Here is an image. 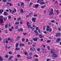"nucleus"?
I'll list each match as a JSON object with an SVG mask.
<instances>
[{"label":"nucleus","mask_w":61,"mask_h":61,"mask_svg":"<svg viewBox=\"0 0 61 61\" xmlns=\"http://www.w3.org/2000/svg\"><path fill=\"white\" fill-rule=\"evenodd\" d=\"M51 54H52V56H53V57L55 58H57V55H56L55 52H53V49H51Z\"/></svg>","instance_id":"f257e3e1"},{"label":"nucleus","mask_w":61,"mask_h":61,"mask_svg":"<svg viewBox=\"0 0 61 61\" xmlns=\"http://www.w3.org/2000/svg\"><path fill=\"white\" fill-rule=\"evenodd\" d=\"M51 10H51L50 13L49 14V15H54V13H53V9H51Z\"/></svg>","instance_id":"f03ea898"},{"label":"nucleus","mask_w":61,"mask_h":61,"mask_svg":"<svg viewBox=\"0 0 61 61\" xmlns=\"http://www.w3.org/2000/svg\"><path fill=\"white\" fill-rule=\"evenodd\" d=\"M28 25L27 27L28 29H29V28H31V29H32V30H34V28H33V27H30V26H31V25Z\"/></svg>","instance_id":"7ed1b4c3"},{"label":"nucleus","mask_w":61,"mask_h":61,"mask_svg":"<svg viewBox=\"0 0 61 61\" xmlns=\"http://www.w3.org/2000/svg\"><path fill=\"white\" fill-rule=\"evenodd\" d=\"M55 36L56 37H59L61 36V34L60 33H56Z\"/></svg>","instance_id":"20e7f679"},{"label":"nucleus","mask_w":61,"mask_h":61,"mask_svg":"<svg viewBox=\"0 0 61 61\" xmlns=\"http://www.w3.org/2000/svg\"><path fill=\"white\" fill-rule=\"evenodd\" d=\"M34 33H35L36 34V36H38V35H39V33H38V31H36V30H34Z\"/></svg>","instance_id":"39448f33"},{"label":"nucleus","mask_w":61,"mask_h":61,"mask_svg":"<svg viewBox=\"0 0 61 61\" xmlns=\"http://www.w3.org/2000/svg\"><path fill=\"white\" fill-rule=\"evenodd\" d=\"M36 18L33 17L32 19V22H36Z\"/></svg>","instance_id":"423d86ee"},{"label":"nucleus","mask_w":61,"mask_h":61,"mask_svg":"<svg viewBox=\"0 0 61 61\" xmlns=\"http://www.w3.org/2000/svg\"><path fill=\"white\" fill-rule=\"evenodd\" d=\"M25 5V4L24 3L21 2V6L22 8H24L25 7H24V6Z\"/></svg>","instance_id":"0eeeda50"},{"label":"nucleus","mask_w":61,"mask_h":61,"mask_svg":"<svg viewBox=\"0 0 61 61\" xmlns=\"http://www.w3.org/2000/svg\"><path fill=\"white\" fill-rule=\"evenodd\" d=\"M17 31L18 32H22V31H24V30L21 28L20 29L18 30Z\"/></svg>","instance_id":"6e6552de"},{"label":"nucleus","mask_w":61,"mask_h":61,"mask_svg":"<svg viewBox=\"0 0 61 61\" xmlns=\"http://www.w3.org/2000/svg\"><path fill=\"white\" fill-rule=\"evenodd\" d=\"M61 40V39H60V38H58L57 39L56 41L57 43H58V42H59V41H60Z\"/></svg>","instance_id":"1a4fd4ad"},{"label":"nucleus","mask_w":61,"mask_h":61,"mask_svg":"<svg viewBox=\"0 0 61 61\" xmlns=\"http://www.w3.org/2000/svg\"><path fill=\"white\" fill-rule=\"evenodd\" d=\"M36 49L35 48L32 47L30 49L31 51H34Z\"/></svg>","instance_id":"9d476101"},{"label":"nucleus","mask_w":61,"mask_h":61,"mask_svg":"<svg viewBox=\"0 0 61 61\" xmlns=\"http://www.w3.org/2000/svg\"><path fill=\"white\" fill-rule=\"evenodd\" d=\"M39 37L40 38H43L44 37V36H42L41 34H40L39 35Z\"/></svg>","instance_id":"9b49d317"},{"label":"nucleus","mask_w":61,"mask_h":61,"mask_svg":"<svg viewBox=\"0 0 61 61\" xmlns=\"http://www.w3.org/2000/svg\"><path fill=\"white\" fill-rule=\"evenodd\" d=\"M38 6H39V5L37 4L35 5L34 6V8H38Z\"/></svg>","instance_id":"f8f14e48"},{"label":"nucleus","mask_w":61,"mask_h":61,"mask_svg":"<svg viewBox=\"0 0 61 61\" xmlns=\"http://www.w3.org/2000/svg\"><path fill=\"white\" fill-rule=\"evenodd\" d=\"M38 40V38H37L36 37L35 38H33V40L34 41H37Z\"/></svg>","instance_id":"ddd939ff"},{"label":"nucleus","mask_w":61,"mask_h":61,"mask_svg":"<svg viewBox=\"0 0 61 61\" xmlns=\"http://www.w3.org/2000/svg\"><path fill=\"white\" fill-rule=\"evenodd\" d=\"M25 46V44H20V46Z\"/></svg>","instance_id":"4468645a"},{"label":"nucleus","mask_w":61,"mask_h":61,"mask_svg":"<svg viewBox=\"0 0 61 61\" xmlns=\"http://www.w3.org/2000/svg\"><path fill=\"white\" fill-rule=\"evenodd\" d=\"M4 15L5 16V15H8V13L6 12H4Z\"/></svg>","instance_id":"2eb2a0df"},{"label":"nucleus","mask_w":61,"mask_h":61,"mask_svg":"<svg viewBox=\"0 0 61 61\" xmlns=\"http://www.w3.org/2000/svg\"><path fill=\"white\" fill-rule=\"evenodd\" d=\"M3 19L2 18L0 19V23H3Z\"/></svg>","instance_id":"dca6fc26"},{"label":"nucleus","mask_w":61,"mask_h":61,"mask_svg":"<svg viewBox=\"0 0 61 61\" xmlns=\"http://www.w3.org/2000/svg\"><path fill=\"white\" fill-rule=\"evenodd\" d=\"M15 47L16 48H17L18 46H19V43H17L15 44Z\"/></svg>","instance_id":"f3484780"},{"label":"nucleus","mask_w":61,"mask_h":61,"mask_svg":"<svg viewBox=\"0 0 61 61\" xmlns=\"http://www.w3.org/2000/svg\"><path fill=\"white\" fill-rule=\"evenodd\" d=\"M20 37H21L19 36H18L17 37V38H16V40H19L20 38Z\"/></svg>","instance_id":"a211bd4d"},{"label":"nucleus","mask_w":61,"mask_h":61,"mask_svg":"<svg viewBox=\"0 0 61 61\" xmlns=\"http://www.w3.org/2000/svg\"><path fill=\"white\" fill-rule=\"evenodd\" d=\"M13 57V56H11L9 57V61H10V60H11L12 59V58Z\"/></svg>","instance_id":"6ab92c4d"},{"label":"nucleus","mask_w":61,"mask_h":61,"mask_svg":"<svg viewBox=\"0 0 61 61\" xmlns=\"http://www.w3.org/2000/svg\"><path fill=\"white\" fill-rule=\"evenodd\" d=\"M44 1V0H38L37 1V3H39L41 2H43Z\"/></svg>","instance_id":"aec40b11"},{"label":"nucleus","mask_w":61,"mask_h":61,"mask_svg":"<svg viewBox=\"0 0 61 61\" xmlns=\"http://www.w3.org/2000/svg\"><path fill=\"white\" fill-rule=\"evenodd\" d=\"M46 7V5H45L43 6H41V8H45V7Z\"/></svg>","instance_id":"412c9836"},{"label":"nucleus","mask_w":61,"mask_h":61,"mask_svg":"<svg viewBox=\"0 0 61 61\" xmlns=\"http://www.w3.org/2000/svg\"><path fill=\"white\" fill-rule=\"evenodd\" d=\"M20 49L19 48H16L15 49V51H18V50H19Z\"/></svg>","instance_id":"4be33fe9"},{"label":"nucleus","mask_w":61,"mask_h":61,"mask_svg":"<svg viewBox=\"0 0 61 61\" xmlns=\"http://www.w3.org/2000/svg\"><path fill=\"white\" fill-rule=\"evenodd\" d=\"M16 12V9H15V8H14V9L13 11L12 12L13 13H15V12Z\"/></svg>","instance_id":"5701e85b"},{"label":"nucleus","mask_w":61,"mask_h":61,"mask_svg":"<svg viewBox=\"0 0 61 61\" xmlns=\"http://www.w3.org/2000/svg\"><path fill=\"white\" fill-rule=\"evenodd\" d=\"M24 53L25 55V56H27L28 55V53L27 52L25 51Z\"/></svg>","instance_id":"b1692460"},{"label":"nucleus","mask_w":61,"mask_h":61,"mask_svg":"<svg viewBox=\"0 0 61 61\" xmlns=\"http://www.w3.org/2000/svg\"><path fill=\"white\" fill-rule=\"evenodd\" d=\"M20 12L22 14H23V13H24V10H23L22 9H21V10Z\"/></svg>","instance_id":"393cba45"},{"label":"nucleus","mask_w":61,"mask_h":61,"mask_svg":"<svg viewBox=\"0 0 61 61\" xmlns=\"http://www.w3.org/2000/svg\"><path fill=\"white\" fill-rule=\"evenodd\" d=\"M3 58H2L1 56H0V61H3Z\"/></svg>","instance_id":"a878e982"},{"label":"nucleus","mask_w":61,"mask_h":61,"mask_svg":"<svg viewBox=\"0 0 61 61\" xmlns=\"http://www.w3.org/2000/svg\"><path fill=\"white\" fill-rule=\"evenodd\" d=\"M27 59H32V57H27Z\"/></svg>","instance_id":"bb28decb"},{"label":"nucleus","mask_w":61,"mask_h":61,"mask_svg":"<svg viewBox=\"0 0 61 61\" xmlns=\"http://www.w3.org/2000/svg\"><path fill=\"white\" fill-rule=\"evenodd\" d=\"M5 34H7V33H8V30H5Z\"/></svg>","instance_id":"cd10ccee"},{"label":"nucleus","mask_w":61,"mask_h":61,"mask_svg":"<svg viewBox=\"0 0 61 61\" xmlns=\"http://www.w3.org/2000/svg\"><path fill=\"white\" fill-rule=\"evenodd\" d=\"M8 25L7 24H6L5 25V28H7V26H8Z\"/></svg>","instance_id":"c85d7f7f"},{"label":"nucleus","mask_w":61,"mask_h":61,"mask_svg":"<svg viewBox=\"0 0 61 61\" xmlns=\"http://www.w3.org/2000/svg\"><path fill=\"white\" fill-rule=\"evenodd\" d=\"M2 2L4 3H5V2H7V0H2Z\"/></svg>","instance_id":"c756f323"},{"label":"nucleus","mask_w":61,"mask_h":61,"mask_svg":"<svg viewBox=\"0 0 61 61\" xmlns=\"http://www.w3.org/2000/svg\"><path fill=\"white\" fill-rule=\"evenodd\" d=\"M25 39L24 38H23L22 40V42H25Z\"/></svg>","instance_id":"7c9ffc66"},{"label":"nucleus","mask_w":61,"mask_h":61,"mask_svg":"<svg viewBox=\"0 0 61 61\" xmlns=\"http://www.w3.org/2000/svg\"><path fill=\"white\" fill-rule=\"evenodd\" d=\"M52 29L51 28H50L49 29V31L50 32H52Z\"/></svg>","instance_id":"2f4dec72"},{"label":"nucleus","mask_w":61,"mask_h":61,"mask_svg":"<svg viewBox=\"0 0 61 61\" xmlns=\"http://www.w3.org/2000/svg\"><path fill=\"white\" fill-rule=\"evenodd\" d=\"M50 42H51V40H48V41H47L46 43H50Z\"/></svg>","instance_id":"473e14b6"},{"label":"nucleus","mask_w":61,"mask_h":61,"mask_svg":"<svg viewBox=\"0 0 61 61\" xmlns=\"http://www.w3.org/2000/svg\"><path fill=\"white\" fill-rule=\"evenodd\" d=\"M40 4L41 5H44L45 4V3L44 2H41L40 3Z\"/></svg>","instance_id":"72a5a7b5"},{"label":"nucleus","mask_w":61,"mask_h":61,"mask_svg":"<svg viewBox=\"0 0 61 61\" xmlns=\"http://www.w3.org/2000/svg\"><path fill=\"white\" fill-rule=\"evenodd\" d=\"M46 26H43V30H45V28H46Z\"/></svg>","instance_id":"f704fd0d"},{"label":"nucleus","mask_w":61,"mask_h":61,"mask_svg":"<svg viewBox=\"0 0 61 61\" xmlns=\"http://www.w3.org/2000/svg\"><path fill=\"white\" fill-rule=\"evenodd\" d=\"M51 60V59L48 58L47 59V61H49Z\"/></svg>","instance_id":"c9c22d12"},{"label":"nucleus","mask_w":61,"mask_h":61,"mask_svg":"<svg viewBox=\"0 0 61 61\" xmlns=\"http://www.w3.org/2000/svg\"><path fill=\"white\" fill-rule=\"evenodd\" d=\"M34 56H35V57H38V56L36 54Z\"/></svg>","instance_id":"e433bc0d"},{"label":"nucleus","mask_w":61,"mask_h":61,"mask_svg":"<svg viewBox=\"0 0 61 61\" xmlns=\"http://www.w3.org/2000/svg\"><path fill=\"white\" fill-rule=\"evenodd\" d=\"M8 18L9 19H11V16H8Z\"/></svg>","instance_id":"4c0bfd02"},{"label":"nucleus","mask_w":61,"mask_h":61,"mask_svg":"<svg viewBox=\"0 0 61 61\" xmlns=\"http://www.w3.org/2000/svg\"><path fill=\"white\" fill-rule=\"evenodd\" d=\"M7 17H6V18H4V20L5 21L6 20H7Z\"/></svg>","instance_id":"58836bf2"},{"label":"nucleus","mask_w":61,"mask_h":61,"mask_svg":"<svg viewBox=\"0 0 61 61\" xmlns=\"http://www.w3.org/2000/svg\"><path fill=\"white\" fill-rule=\"evenodd\" d=\"M6 40L5 39H4L3 40V43H4V44H5V42L6 41Z\"/></svg>","instance_id":"ea45409f"},{"label":"nucleus","mask_w":61,"mask_h":61,"mask_svg":"<svg viewBox=\"0 0 61 61\" xmlns=\"http://www.w3.org/2000/svg\"><path fill=\"white\" fill-rule=\"evenodd\" d=\"M5 58H8V55H6V56H5Z\"/></svg>","instance_id":"a19ab883"},{"label":"nucleus","mask_w":61,"mask_h":61,"mask_svg":"<svg viewBox=\"0 0 61 61\" xmlns=\"http://www.w3.org/2000/svg\"><path fill=\"white\" fill-rule=\"evenodd\" d=\"M47 49L49 50H50V47L49 46H48L47 47Z\"/></svg>","instance_id":"79ce46f5"},{"label":"nucleus","mask_w":61,"mask_h":61,"mask_svg":"<svg viewBox=\"0 0 61 61\" xmlns=\"http://www.w3.org/2000/svg\"><path fill=\"white\" fill-rule=\"evenodd\" d=\"M20 25H22V24H23V21L22 20H21L20 22Z\"/></svg>","instance_id":"37998d69"},{"label":"nucleus","mask_w":61,"mask_h":61,"mask_svg":"<svg viewBox=\"0 0 61 61\" xmlns=\"http://www.w3.org/2000/svg\"><path fill=\"white\" fill-rule=\"evenodd\" d=\"M17 56L18 57H20L21 56L19 54H18L17 55Z\"/></svg>","instance_id":"c03bdc74"},{"label":"nucleus","mask_w":61,"mask_h":61,"mask_svg":"<svg viewBox=\"0 0 61 61\" xmlns=\"http://www.w3.org/2000/svg\"><path fill=\"white\" fill-rule=\"evenodd\" d=\"M9 54H10V55H12V52L11 51H9Z\"/></svg>","instance_id":"a18cd8bd"},{"label":"nucleus","mask_w":61,"mask_h":61,"mask_svg":"<svg viewBox=\"0 0 61 61\" xmlns=\"http://www.w3.org/2000/svg\"><path fill=\"white\" fill-rule=\"evenodd\" d=\"M9 11L12 14L13 13V12H12V10L11 9H10L9 10Z\"/></svg>","instance_id":"49530a36"},{"label":"nucleus","mask_w":61,"mask_h":61,"mask_svg":"<svg viewBox=\"0 0 61 61\" xmlns=\"http://www.w3.org/2000/svg\"><path fill=\"white\" fill-rule=\"evenodd\" d=\"M33 16L35 17H37V15L36 14H34L33 15Z\"/></svg>","instance_id":"de8ad7c7"},{"label":"nucleus","mask_w":61,"mask_h":61,"mask_svg":"<svg viewBox=\"0 0 61 61\" xmlns=\"http://www.w3.org/2000/svg\"><path fill=\"white\" fill-rule=\"evenodd\" d=\"M32 4H33V3L32 2H31L30 3V4L29 6H30L31 5H32Z\"/></svg>","instance_id":"09e8293b"},{"label":"nucleus","mask_w":61,"mask_h":61,"mask_svg":"<svg viewBox=\"0 0 61 61\" xmlns=\"http://www.w3.org/2000/svg\"><path fill=\"white\" fill-rule=\"evenodd\" d=\"M2 14V10H0V14Z\"/></svg>","instance_id":"8fccbe9b"},{"label":"nucleus","mask_w":61,"mask_h":61,"mask_svg":"<svg viewBox=\"0 0 61 61\" xmlns=\"http://www.w3.org/2000/svg\"><path fill=\"white\" fill-rule=\"evenodd\" d=\"M56 12H57V13H58H58H59V10H56Z\"/></svg>","instance_id":"3c124183"},{"label":"nucleus","mask_w":61,"mask_h":61,"mask_svg":"<svg viewBox=\"0 0 61 61\" xmlns=\"http://www.w3.org/2000/svg\"><path fill=\"white\" fill-rule=\"evenodd\" d=\"M12 29L10 28L9 29V31H10V32H11V31H12Z\"/></svg>","instance_id":"603ef678"},{"label":"nucleus","mask_w":61,"mask_h":61,"mask_svg":"<svg viewBox=\"0 0 61 61\" xmlns=\"http://www.w3.org/2000/svg\"><path fill=\"white\" fill-rule=\"evenodd\" d=\"M32 14H33L32 13H31L29 14V16H30L31 15H32Z\"/></svg>","instance_id":"864d4df0"},{"label":"nucleus","mask_w":61,"mask_h":61,"mask_svg":"<svg viewBox=\"0 0 61 61\" xmlns=\"http://www.w3.org/2000/svg\"><path fill=\"white\" fill-rule=\"evenodd\" d=\"M10 6H12L13 5V4H12L10 3Z\"/></svg>","instance_id":"5fc2aeb1"},{"label":"nucleus","mask_w":61,"mask_h":61,"mask_svg":"<svg viewBox=\"0 0 61 61\" xmlns=\"http://www.w3.org/2000/svg\"><path fill=\"white\" fill-rule=\"evenodd\" d=\"M19 23L18 22H16L15 23V24H16V25H18V24H19Z\"/></svg>","instance_id":"6e6d98bb"},{"label":"nucleus","mask_w":61,"mask_h":61,"mask_svg":"<svg viewBox=\"0 0 61 61\" xmlns=\"http://www.w3.org/2000/svg\"><path fill=\"white\" fill-rule=\"evenodd\" d=\"M37 50L38 51H39L40 50V49L39 48H38L37 49Z\"/></svg>","instance_id":"4d7b16f0"},{"label":"nucleus","mask_w":61,"mask_h":61,"mask_svg":"<svg viewBox=\"0 0 61 61\" xmlns=\"http://www.w3.org/2000/svg\"><path fill=\"white\" fill-rule=\"evenodd\" d=\"M32 46L33 47H36V45H35L34 44H33Z\"/></svg>","instance_id":"13d9d810"},{"label":"nucleus","mask_w":61,"mask_h":61,"mask_svg":"<svg viewBox=\"0 0 61 61\" xmlns=\"http://www.w3.org/2000/svg\"><path fill=\"white\" fill-rule=\"evenodd\" d=\"M28 41V39H26V42H27Z\"/></svg>","instance_id":"bf43d9fd"},{"label":"nucleus","mask_w":61,"mask_h":61,"mask_svg":"<svg viewBox=\"0 0 61 61\" xmlns=\"http://www.w3.org/2000/svg\"><path fill=\"white\" fill-rule=\"evenodd\" d=\"M51 23H54V22H55V20H51Z\"/></svg>","instance_id":"052dcab7"},{"label":"nucleus","mask_w":61,"mask_h":61,"mask_svg":"<svg viewBox=\"0 0 61 61\" xmlns=\"http://www.w3.org/2000/svg\"><path fill=\"white\" fill-rule=\"evenodd\" d=\"M17 5H18V6H20V3H18L17 4Z\"/></svg>","instance_id":"680f3d73"},{"label":"nucleus","mask_w":61,"mask_h":61,"mask_svg":"<svg viewBox=\"0 0 61 61\" xmlns=\"http://www.w3.org/2000/svg\"><path fill=\"white\" fill-rule=\"evenodd\" d=\"M58 30H59V31H60L61 30V28H59L58 29Z\"/></svg>","instance_id":"e2e57ef3"},{"label":"nucleus","mask_w":61,"mask_h":61,"mask_svg":"<svg viewBox=\"0 0 61 61\" xmlns=\"http://www.w3.org/2000/svg\"><path fill=\"white\" fill-rule=\"evenodd\" d=\"M43 40H44L43 39H41V42H43Z\"/></svg>","instance_id":"0e129e2a"},{"label":"nucleus","mask_w":61,"mask_h":61,"mask_svg":"<svg viewBox=\"0 0 61 61\" xmlns=\"http://www.w3.org/2000/svg\"><path fill=\"white\" fill-rule=\"evenodd\" d=\"M29 15H27L26 16V17L27 18H28V17H29Z\"/></svg>","instance_id":"69168bd1"},{"label":"nucleus","mask_w":61,"mask_h":61,"mask_svg":"<svg viewBox=\"0 0 61 61\" xmlns=\"http://www.w3.org/2000/svg\"><path fill=\"white\" fill-rule=\"evenodd\" d=\"M44 34H47V32L46 31H44Z\"/></svg>","instance_id":"338daca9"},{"label":"nucleus","mask_w":61,"mask_h":61,"mask_svg":"<svg viewBox=\"0 0 61 61\" xmlns=\"http://www.w3.org/2000/svg\"><path fill=\"white\" fill-rule=\"evenodd\" d=\"M21 19V18H19L17 19V20L18 21H19V20H20Z\"/></svg>","instance_id":"774afa93"}]
</instances>
